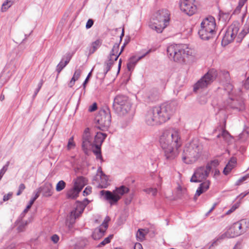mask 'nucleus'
I'll return each instance as SVG.
<instances>
[{
  "mask_svg": "<svg viewBox=\"0 0 249 249\" xmlns=\"http://www.w3.org/2000/svg\"><path fill=\"white\" fill-rule=\"evenodd\" d=\"M160 143L167 160H171L178 155V149L182 145L179 131L175 128L163 130L160 137Z\"/></svg>",
  "mask_w": 249,
  "mask_h": 249,
  "instance_id": "1",
  "label": "nucleus"
},
{
  "mask_svg": "<svg viewBox=\"0 0 249 249\" xmlns=\"http://www.w3.org/2000/svg\"><path fill=\"white\" fill-rule=\"evenodd\" d=\"M176 107L173 103H164L150 107L145 116V122L150 126L160 124L169 120Z\"/></svg>",
  "mask_w": 249,
  "mask_h": 249,
  "instance_id": "2",
  "label": "nucleus"
},
{
  "mask_svg": "<svg viewBox=\"0 0 249 249\" xmlns=\"http://www.w3.org/2000/svg\"><path fill=\"white\" fill-rule=\"evenodd\" d=\"M167 53L169 57L176 62L185 64L188 58L193 54V51L185 44L171 45L167 47Z\"/></svg>",
  "mask_w": 249,
  "mask_h": 249,
  "instance_id": "3",
  "label": "nucleus"
},
{
  "mask_svg": "<svg viewBox=\"0 0 249 249\" xmlns=\"http://www.w3.org/2000/svg\"><path fill=\"white\" fill-rule=\"evenodd\" d=\"M202 150V145L197 139L187 143L183 152L182 160L186 164L195 162L200 158Z\"/></svg>",
  "mask_w": 249,
  "mask_h": 249,
  "instance_id": "4",
  "label": "nucleus"
},
{
  "mask_svg": "<svg viewBox=\"0 0 249 249\" xmlns=\"http://www.w3.org/2000/svg\"><path fill=\"white\" fill-rule=\"evenodd\" d=\"M170 20V13L166 9H161L157 11L153 16L151 22L149 23V27L161 33L163 29L169 24Z\"/></svg>",
  "mask_w": 249,
  "mask_h": 249,
  "instance_id": "5",
  "label": "nucleus"
},
{
  "mask_svg": "<svg viewBox=\"0 0 249 249\" xmlns=\"http://www.w3.org/2000/svg\"><path fill=\"white\" fill-rule=\"evenodd\" d=\"M215 21L212 16L205 18L201 23L198 35L203 40H209L213 37L215 33Z\"/></svg>",
  "mask_w": 249,
  "mask_h": 249,
  "instance_id": "6",
  "label": "nucleus"
},
{
  "mask_svg": "<svg viewBox=\"0 0 249 249\" xmlns=\"http://www.w3.org/2000/svg\"><path fill=\"white\" fill-rule=\"evenodd\" d=\"M129 188L123 185L117 188L113 192L106 190L100 191V195L104 197L105 200L108 201L111 205L117 204L122 196L129 192Z\"/></svg>",
  "mask_w": 249,
  "mask_h": 249,
  "instance_id": "7",
  "label": "nucleus"
},
{
  "mask_svg": "<svg viewBox=\"0 0 249 249\" xmlns=\"http://www.w3.org/2000/svg\"><path fill=\"white\" fill-rule=\"evenodd\" d=\"M112 106L116 113L120 116H124L129 111L131 105L127 96L118 95L115 97Z\"/></svg>",
  "mask_w": 249,
  "mask_h": 249,
  "instance_id": "8",
  "label": "nucleus"
},
{
  "mask_svg": "<svg viewBox=\"0 0 249 249\" xmlns=\"http://www.w3.org/2000/svg\"><path fill=\"white\" fill-rule=\"evenodd\" d=\"M217 76V71L214 69H210L194 86V91L207 88L214 81Z\"/></svg>",
  "mask_w": 249,
  "mask_h": 249,
  "instance_id": "9",
  "label": "nucleus"
},
{
  "mask_svg": "<svg viewBox=\"0 0 249 249\" xmlns=\"http://www.w3.org/2000/svg\"><path fill=\"white\" fill-rule=\"evenodd\" d=\"M111 118L108 108L100 111L95 118L96 127L101 130H107L110 125Z\"/></svg>",
  "mask_w": 249,
  "mask_h": 249,
  "instance_id": "10",
  "label": "nucleus"
},
{
  "mask_svg": "<svg viewBox=\"0 0 249 249\" xmlns=\"http://www.w3.org/2000/svg\"><path fill=\"white\" fill-rule=\"evenodd\" d=\"M212 169V167L209 164L205 166H200L197 168L194 172L190 181L192 182H200L203 180L206 179L209 176Z\"/></svg>",
  "mask_w": 249,
  "mask_h": 249,
  "instance_id": "11",
  "label": "nucleus"
},
{
  "mask_svg": "<svg viewBox=\"0 0 249 249\" xmlns=\"http://www.w3.org/2000/svg\"><path fill=\"white\" fill-rule=\"evenodd\" d=\"M107 135L102 132H97L95 136L93 143H92V151L95 155L97 159L100 160L101 161H103V157L101 154V145L107 137Z\"/></svg>",
  "mask_w": 249,
  "mask_h": 249,
  "instance_id": "12",
  "label": "nucleus"
},
{
  "mask_svg": "<svg viewBox=\"0 0 249 249\" xmlns=\"http://www.w3.org/2000/svg\"><path fill=\"white\" fill-rule=\"evenodd\" d=\"M179 7L181 11L188 16L193 15L196 11L194 0H180Z\"/></svg>",
  "mask_w": 249,
  "mask_h": 249,
  "instance_id": "13",
  "label": "nucleus"
},
{
  "mask_svg": "<svg viewBox=\"0 0 249 249\" xmlns=\"http://www.w3.org/2000/svg\"><path fill=\"white\" fill-rule=\"evenodd\" d=\"M239 28L237 25L232 24L228 28L222 39V43L228 44L233 40L237 35Z\"/></svg>",
  "mask_w": 249,
  "mask_h": 249,
  "instance_id": "14",
  "label": "nucleus"
},
{
  "mask_svg": "<svg viewBox=\"0 0 249 249\" xmlns=\"http://www.w3.org/2000/svg\"><path fill=\"white\" fill-rule=\"evenodd\" d=\"M89 201L86 198L83 202H77L75 210L71 212L70 217L71 219L75 220L78 218L83 213L85 208L88 204Z\"/></svg>",
  "mask_w": 249,
  "mask_h": 249,
  "instance_id": "15",
  "label": "nucleus"
},
{
  "mask_svg": "<svg viewBox=\"0 0 249 249\" xmlns=\"http://www.w3.org/2000/svg\"><path fill=\"white\" fill-rule=\"evenodd\" d=\"M246 224L245 220H241L240 221L234 223L232 226L230 228L234 237L238 236L246 231V228L243 227Z\"/></svg>",
  "mask_w": 249,
  "mask_h": 249,
  "instance_id": "16",
  "label": "nucleus"
},
{
  "mask_svg": "<svg viewBox=\"0 0 249 249\" xmlns=\"http://www.w3.org/2000/svg\"><path fill=\"white\" fill-rule=\"evenodd\" d=\"M92 145V138L89 132V129H85L82 136V147L84 150H87L90 146Z\"/></svg>",
  "mask_w": 249,
  "mask_h": 249,
  "instance_id": "17",
  "label": "nucleus"
},
{
  "mask_svg": "<svg viewBox=\"0 0 249 249\" xmlns=\"http://www.w3.org/2000/svg\"><path fill=\"white\" fill-rule=\"evenodd\" d=\"M119 48V44L115 43L114 45L109 56H108V59L106 61L107 62H110L111 64L113 65L114 62L117 60L119 56L122 53V51L118 53Z\"/></svg>",
  "mask_w": 249,
  "mask_h": 249,
  "instance_id": "18",
  "label": "nucleus"
},
{
  "mask_svg": "<svg viewBox=\"0 0 249 249\" xmlns=\"http://www.w3.org/2000/svg\"><path fill=\"white\" fill-rule=\"evenodd\" d=\"M152 52L151 49H149L145 53L143 54L142 56L139 57L138 58H137L136 56H133L130 58L127 64V69L129 71H133L136 64L137 63L141 60L142 58H143L144 56H145L147 54L149 53Z\"/></svg>",
  "mask_w": 249,
  "mask_h": 249,
  "instance_id": "19",
  "label": "nucleus"
},
{
  "mask_svg": "<svg viewBox=\"0 0 249 249\" xmlns=\"http://www.w3.org/2000/svg\"><path fill=\"white\" fill-rule=\"evenodd\" d=\"M97 175L100 176V183L99 185L101 188H106L109 185L108 182V178L106 175L102 171L101 167H99L98 169Z\"/></svg>",
  "mask_w": 249,
  "mask_h": 249,
  "instance_id": "20",
  "label": "nucleus"
},
{
  "mask_svg": "<svg viewBox=\"0 0 249 249\" xmlns=\"http://www.w3.org/2000/svg\"><path fill=\"white\" fill-rule=\"evenodd\" d=\"M39 188L44 196H50L53 193V186L52 184L50 183H46L43 186L40 187Z\"/></svg>",
  "mask_w": 249,
  "mask_h": 249,
  "instance_id": "21",
  "label": "nucleus"
},
{
  "mask_svg": "<svg viewBox=\"0 0 249 249\" xmlns=\"http://www.w3.org/2000/svg\"><path fill=\"white\" fill-rule=\"evenodd\" d=\"M107 229L100 226L94 229L93 231L92 237L94 240H98L101 238L105 234Z\"/></svg>",
  "mask_w": 249,
  "mask_h": 249,
  "instance_id": "22",
  "label": "nucleus"
},
{
  "mask_svg": "<svg viewBox=\"0 0 249 249\" xmlns=\"http://www.w3.org/2000/svg\"><path fill=\"white\" fill-rule=\"evenodd\" d=\"M210 186V181L209 180H207L204 181L199 185V187L198 188L196 191V193L195 196V197L199 196L203 193L206 192L209 188Z\"/></svg>",
  "mask_w": 249,
  "mask_h": 249,
  "instance_id": "23",
  "label": "nucleus"
},
{
  "mask_svg": "<svg viewBox=\"0 0 249 249\" xmlns=\"http://www.w3.org/2000/svg\"><path fill=\"white\" fill-rule=\"evenodd\" d=\"M236 164V159L234 157H232L226 167L224 169L223 173L225 175H227L235 167Z\"/></svg>",
  "mask_w": 249,
  "mask_h": 249,
  "instance_id": "24",
  "label": "nucleus"
},
{
  "mask_svg": "<svg viewBox=\"0 0 249 249\" xmlns=\"http://www.w3.org/2000/svg\"><path fill=\"white\" fill-rule=\"evenodd\" d=\"M249 33V17H248L247 22L244 25V27L241 33L238 35V41H240L245 37L246 35Z\"/></svg>",
  "mask_w": 249,
  "mask_h": 249,
  "instance_id": "25",
  "label": "nucleus"
},
{
  "mask_svg": "<svg viewBox=\"0 0 249 249\" xmlns=\"http://www.w3.org/2000/svg\"><path fill=\"white\" fill-rule=\"evenodd\" d=\"M82 72V70H81L80 68L76 69L74 72L73 77L71 79V80L70 81L69 83L68 84V86L70 88H72L76 80H77L81 74Z\"/></svg>",
  "mask_w": 249,
  "mask_h": 249,
  "instance_id": "26",
  "label": "nucleus"
},
{
  "mask_svg": "<svg viewBox=\"0 0 249 249\" xmlns=\"http://www.w3.org/2000/svg\"><path fill=\"white\" fill-rule=\"evenodd\" d=\"M81 192L80 189H77L73 186V188L70 189L67 193V196L68 198H76L79 193Z\"/></svg>",
  "mask_w": 249,
  "mask_h": 249,
  "instance_id": "27",
  "label": "nucleus"
},
{
  "mask_svg": "<svg viewBox=\"0 0 249 249\" xmlns=\"http://www.w3.org/2000/svg\"><path fill=\"white\" fill-rule=\"evenodd\" d=\"M85 185V178L79 177L74 180V187L82 190Z\"/></svg>",
  "mask_w": 249,
  "mask_h": 249,
  "instance_id": "28",
  "label": "nucleus"
},
{
  "mask_svg": "<svg viewBox=\"0 0 249 249\" xmlns=\"http://www.w3.org/2000/svg\"><path fill=\"white\" fill-rule=\"evenodd\" d=\"M102 43V41L101 39H97L93 42L89 50V55L93 53L101 46Z\"/></svg>",
  "mask_w": 249,
  "mask_h": 249,
  "instance_id": "29",
  "label": "nucleus"
},
{
  "mask_svg": "<svg viewBox=\"0 0 249 249\" xmlns=\"http://www.w3.org/2000/svg\"><path fill=\"white\" fill-rule=\"evenodd\" d=\"M18 1V0H6L2 4L1 7V12H6L12 5Z\"/></svg>",
  "mask_w": 249,
  "mask_h": 249,
  "instance_id": "30",
  "label": "nucleus"
},
{
  "mask_svg": "<svg viewBox=\"0 0 249 249\" xmlns=\"http://www.w3.org/2000/svg\"><path fill=\"white\" fill-rule=\"evenodd\" d=\"M226 238H234V235H232V233L230 229H229L225 233L220 235L217 238L220 240Z\"/></svg>",
  "mask_w": 249,
  "mask_h": 249,
  "instance_id": "31",
  "label": "nucleus"
},
{
  "mask_svg": "<svg viewBox=\"0 0 249 249\" xmlns=\"http://www.w3.org/2000/svg\"><path fill=\"white\" fill-rule=\"evenodd\" d=\"M16 223L17 224H19V225L18 226V228H17V230L18 231V232H22L25 230V227L28 225L29 222L27 221L23 222L22 220L20 222H18L17 221Z\"/></svg>",
  "mask_w": 249,
  "mask_h": 249,
  "instance_id": "32",
  "label": "nucleus"
},
{
  "mask_svg": "<svg viewBox=\"0 0 249 249\" xmlns=\"http://www.w3.org/2000/svg\"><path fill=\"white\" fill-rule=\"evenodd\" d=\"M73 55V53H68L64 55L61 59V60L65 63V64L68 65L71 60L72 56Z\"/></svg>",
  "mask_w": 249,
  "mask_h": 249,
  "instance_id": "33",
  "label": "nucleus"
},
{
  "mask_svg": "<svg viewBox=\"0 0 249 249\" xmlns=\"http://www.w3.org/2000/svg\"><path fill=\"white\" fill-rule=\"evenodd\" d=\"M222 137L225 141H228L231 137L230 133L226 130L223 129L221 134H219L217 136V138Z\"/></svg>",
  "mask_w": 249,
  "mask_h": 249,
  "instance_id": "34",
  "label": "nucleus"
},
{
  "mask_svg": "<svg viewBox=\"0 0 249 249\" xmlns=\"http://www.w3.org/2000/svg\"><path fill=\"white\" fill-rule=\"evenodd\" d=\"M247 0H240L239 1L238 5L236 7V9L234 10L233 14H238L242 7L243 6L244 4L247 2Z\"/></svg>",
  "mask_w": 249,
  "mask_h": 249,
  "instance_id": "35",
  "label": "nucleus"
},
{
  "mask_svg": "<svg viewBox=\"0 0 249 249\" xmlns=\"http://www.w3.org/2000/svg\"><path fill=\"white\" fill-rule=\"evenodd\" d=\"M66 187V183L63 180H60L56 184V190L57 192H60Z\"/></svg>",
  "mask_w": 249,
  "mask_h": 249,
  "instance_id": "36",
  "label": "nucleus"
},
{
  "mask_svg": "<svg viewBox=\"0 0 249 249\" xmlns=\"http://www.w3.org/2000/svg\"><path fill=\"white\" fill-rule=\"evenodd\" d=\"M143 231V229H139L137 232L136 236L139 241H142L145 238V234Z\"/></svg>",
  "mask_w": 249,
  "mask_h": 249,
  "instance_id": "37",
  "label": "nucleus"
},
{
  "mask_svg": "<svg viewBox=\"0 0 249 249\" xmlns=\"http://www.w3.org/2000/svg\"><path fill=\"white\" fill-rule=\"evenodd\" d=\"M67 64H65L63 61L62 60L60 61L59 63L57 65L56 71L57 72V76H58L59 74L61 72V71L67 66Z\"/></svg>",
  "mask_w": 249,
  "mask_h": 249,
  "instance_id": "38",
  "label": "nucleus"
},
{
  "mask_svg": "<svg viewBox=\"0 0 249 249\" xmlns=\"http://www.w3.org/2000/svg\"><path fill=\"white\" fill-rule=\"evenodd\" d=\"M113 238V235H110L108 237L104 239L98 245V247H101L110 243V240Z\"/></svg>",
  "mask_w": 249,
  "mask_h": 249,
  "instance_id": "39",
  "label": "nucleus"
},
{
  "mask_svg": "<svg viewBox=\"0 0 249 249\" xmlns=\"http://www.w3.org/2000/svg\"><path fill=\"white\" fill-rule=\"evenodd\" d=\"M159 94L157 91H154L153 93H150L148 95V98L151 101H156L159 99Z\"/></svg>",
  "mask_w": 249,
  "mask_h": 249,
  "instance_id": "40",
  "label": "nucleus"
},
{
  "mask_svg": "<svg viewBox=\"0 0 249 249\" xmlns=\"http://www.w3.org/2000/svg\"><path fill=\"white\" fill-rule=\"evenodd\" d=\"M143 191L148 194H152V195L153 196H156L157 193V189L156 188H148L144 189L143 190Z\"/></svg>",
  "mask_w": 249,
  "mask_h": 249,
  "instance_id": "41",
  "label": "nucleus"
},
{
  "mask_svg": "<svg viewBox=\"0 0 249 249\" xmlns=\"http://www.w3.org/2000/svg\"><path fill=\"white\" fill-rule=\"evenodd\" d=\"M113 65L110 62L106 61L104 64L105 70L104 73L106 75L108 71H110Z\"/></svg>",
  "mask_w": 249,
  "mask_h": 249,
  "instance_id": "42",
  "label": "nucleus"
},
{
  "mask_svg": "<svg viewBox=\"0 0 249 249\" xmlns=\"http://www.w3.org/2000/svg\"><path fill=\"white\" fill-rule=\"evenodd\" d=\"M9 162L8 161L6 163V165H4L3 167V168L0 170V179H1L2 176H3V175L5 173V172L7 171L8 167L9 166Z\"/></svg>",
  "mask_w": 249,
  "mask_h": 249,
  "instance_id": "43",
  "label": "nucleus"
},
{
  "mask_svg": "<svg viewBox=\"0 0 249 249\" xmlns=\"http://www.w3.org/2000/svg\"><path fill=\"white\" fill-rule=\"evenodd\" d=\"M29 210V209H27V208L24 209V210L22 212V213L20 214V216L18 218L17 220L18 222H20L22 220L23 218L24 217L26 213L28 212Z\"/></svg>",
  "mask_w": 249,
  "mask_h": 249,
  "instance_id": "44",
  "label": "nucleus"
},
{
  "mask_svg": "<svg viewBox=\"0 0 249 249\" xmlns=\"http://www.w3.org/2000/svg\"><path fill=\"white\" fill-rule=\"evenodd\" d=\"M110 221V218L108 216H107L103 223L100 225L104 228L107 229L108 227V222Z\"/></svg>",
  "mask_w": 249,
  "mask_h": 249,
  "instance_id": "45",
  "label": "nucleus"
},
{
  "mask_svg": "<svg viewBox=\"0 0 249 249\" xmlns=\"http://www.w3.org/2000/svg\"><path fill=\"white\" fill-rule=\"evenodd\" d=\"M74 146L75 144L73 142V137H71L69 140L67 147L68 148L70 149Z\"/></svg>",
  "mask_w": 249,
  "mask_h": 249,
  "instance_id": "46",
  "label": "nucleus"
},
{
  "mask_svg": "<svg viewBox=\"0 0 249 249\" xmlns=\"http://www.w3.org/2000/svg\"><path fill=\"white\" fill-rule=\"evenodd\" d=\"M249 178V176L248 175L245 176L241 178H239L236 182L235 184L236 185H240L241 184V183L245 181L248 178Z\"/></svg>",
  "mask_w": 249,
  "mask_h": 249,
  "instance_id": "47",
  "label": "nucleus"
},
{
  "mask_svg": "<svg viewBox=\"0 0 249 249\" xmlns=\"http://www.w3.org/2000/svg\"><path fill=\"white\" fill-rule=\"evenodd\" d=\"M25 189V186L24 184L21 183L19 185L18 187V190L17 193V196H19L21 194L22 192Z\"/></svg>",
  "mask_w": 249,
  "mask_h": 249,
  "instance_id": "48",
  "label": "nucleus"
},
{
  "mask_svg": "<svg viewBox=\"0 0 249 249\" xmlns=\"http://www.w3.org/2000/svg\"><path fill=\"white\" fill-rule=\"evenodd\" d=\"M93 23H94L93 20L92 19H89L86 23V28L87 29H89L90 28H91L92 26V25H93Z\"/></svg>",
  "mask_w": 249,
  "mask_h": 249,
  "instance_id": "49",
  "label": "nucleus"
},
{
  "mask_svg": "<svg viewBox=\"0 0 249 249\" xmlns=\"http://www.w3.org/2000/svg\"><path fill=\"white\" fill-rule=\"evenodd\" d=\"M59 239V237L57 234H53L51 237V240L54 243H57Z\"/></svg>",
  "mask_w": 249,
  "mask_h": 249,
  "instance_id": "50",
  "label": "nucleus"
},
{
  "mask_svg": "<svg viewBox=\"0 0 249 249\" xmlns=\"http://www.w3.org/2000/svg\"><path fill=\"white\" fill-rule=\"evenodd\" d=\"M208 164H210L212 168L213 167H215L219 165V161L217 160H212L210 163H209Z\"/></svg>",
  "mask_w": 249,
  "mask_h": 249,
  "instance_id": "51",
  "label": "nucleus"
},
{
  "mask_svg": "<svg viewBox=\"0 0 249 249\" xmlns=\"http://www.w3.org/2000/svg\"><path fill=\"white\" fill-rule=\"evenodd\" d=\"M97 108L96 103H93L91 106H90L89 108V112L94 111Z\"/></svg>",
  "mask_w": 249,
  "mask_h": 249,
  "instance_id": "52",
  "label": "nucleus"
},
{
  "mask_svg": "<svg viewBox=\"0 0 249 249\" xmlns=\"http://www.w3.org/2000/svg\"><path fill=\"white\" fill-rule=\"evenodd\" d=\"M87 244V241L86 240H82L81 241V244L80 245L77 244L76 246L78 248H84Z\"/></svg>",
  "mask_w": 249,
  "mask_h": 249,
  "instance_id": "53",
  "label": "nucleus"
},
{
  "mask_svg": "<svg viewBox=\"0 0 249 249\" xmlns=\"http://www.w3.org/2000/svg\"><path fill=\"white\" fill-rule=\"evenodd\" d=\"M249 193V192H245L244 193H242L237 196V197L241 200L243 199L245 196H246Z\"/></svg>",
  "mask_w": 249,
  "mask_h": 249,
  "instance_id": "54",
  "label": "nucleus"
},
{
  "mask_svg": "<svg viewBox=\"0 0 249 249\" xmlns=\"http://www.w3.org/2000/svg\"><path fill=\"white\" fill-rule=\"evenodd\" d=\"M12 194L11 193H8L7 195H5L3 196V200L4 201H6L9 200L10 197L12 196Z\"/></svg>",
  "mask_w": 249,
  "mask_h": 249,
  "instance_id": "55",
  "label": "nucleus"
},
{
  "mask_svg": "<svg viewBox=\"0 0 249 249\" xmlns=\"http://www.w3.org/2000/svg\"><path fill=\"white\" fill-rule=\"evenodd\" d=\"M91 189L90 188H88V187H87L85 190L83 191V194H84V196H87L90 193H91Z\"/></svg>",
  "mask_w": 249,
  "mask_h": 249,
  "instance_id": "56",
  "label": "nucleus"
},
{
  "mask_svg": "<svg viewBox=\"0 0 249 249\" xmlns=\"http://www.w3.org/2000/svg\"><path fill=\"white\" fill-rule=\"evenodd\" d=\"M244 87L246 89H249V77L246 79Z\"/></svg>",
  "mask_w": 249,
  "mask_h": 249,
  "instance_id": "57",
  "label": "nucleus"
},
{
  "mask_svg": "<svg viewBox=\"0 0 249 249\" xmlns=\"http://www.w3.org/2000/svg\"><path fill=\"white\" fill-rule=\"evenodd\" d=\"M219 241V239H218L217 238L216 239H214L212 242V244H211V245L210 246V247H213V246H216L217 245V242Z\"/></svg>",
  "mask_w": 249,
  "mask_h": 249,
  "instance_id": "58",
  "label": "nucleus"
},
{
  "mask_svg": "<svg viewBox=\"0 0 249 249\" xmlns=\"http://www.w3.org/2000/svg\"><path fill=\"white\" fill-rule=\"evenodd\" d=\"M134 249H143L142 245L140 243H136L134 246Z\"/></svg>",
  "mask_w": 249,
  "mask_h": 249,
  "instance_id": "59",
  "label": "nucleus"
},
{
  "mask_svg": "<svg viewBox=\"0 0 249 249\" xmlns=\"http://www.w3.org/2000/svg\"><path fill=\"white\" fill-rule=\"evenodd\" d=\"M90 74H91V72H89V73L88 75L87 76L86 79H85V81H84V82L83 83L84 87H85L86 84L88 82L89 78V76H90Z\"/></svg>",
  "mask_w": 249,
  "mask_h": 249,
  "instance_id": "60",
  "label": "nucleus"
},
{
  "mask_svg": "<svg viewBox=\"0 0 249 249\" xmlns=\"http://www.w3.org/2000/svg\"><path fill=\"white\" fill-rule=\"evenodd\" d=\"M33 203H34V202H33V201H31L30 200L28 205L26 207L27 209H30L31 208V207H32V205L33 204Z\"/></svg>",
  "mask_w": 249,
  "mask_h": 249,
  "instance_id": "61",
  "label": "nucleus"
},
{
  "mask_svg": "<svg viewBox=\"0 0 249 249\" xmlns=\"http://www.w3.org/2000/svg\"><path fill=\"white\" fill-rule=\"evenodd\" d=\"M43 80H41L39 82L38 84V88L37 89H40L42 85H43Z\"/></svg>",
  "mask_w": 249,
  "mask_h": 249,
  "instance_id": "62",
  "label": "nucleus"
},
{
  "mask_svg": "<svg viewBox=\"0 0 249 249\" xmlns=\"http://www.w3.org/2000/svg\"><path fill=\"white\" fill-rule=\"evenodd\" d=\"M40 192H41V190H40V188H39L38 189L37 192H36V195L35 196V197L37 198L39 197V194H40Z\"/></svg>",
  "mask_w": 249,
  "mask_h": 249,
  "instance_id": "63",
  "label": "nucleus"
},
{
  "mask_svg": "<svg viewBox=\"0 0 249 249\" xmlns=\"http://www.w3.org/2000/svg\"><path fill=\"white\" fill-rule=\"evenodd\" d=\"M40 89H36L35 91V93H34V94L33 95L34 97H35L36 96V95H37V94L38 93V92H39Z\"/></svg>",
  "mask_w": 249,
  "mask_h": 249,
  "instance_id": "64",
  "label": "nucleus"
}]
</instances>
